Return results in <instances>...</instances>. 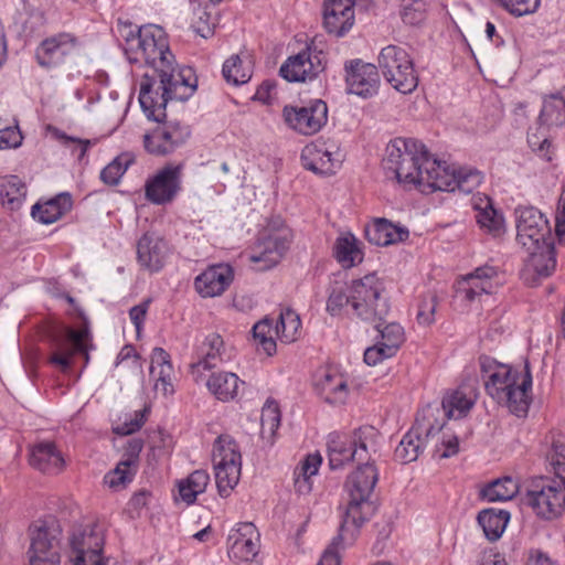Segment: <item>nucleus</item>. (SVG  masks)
<instances>
[{
	"label": "nucleus",
	"instance_id": "nucleus-1",
	"mask_svg": "<svg viewBox=\"0 0 565 565\" xmlns=\"http://www.w3.org/2000/svg\"><path fill=\"white\" fill-rule=\"evenodd\" d=\"M143 61L153 70L140 83L139 103L148 118L159 120L164 116L169 100H188L196 90L198 78L189 66L178 68L170 51L164 30L157 24L139 28V36L129 63Z\"/></svg>",
	"mask_w": 565,
	"mask_h": 565
},
{
	"label": "nucleus",
	"instance_id": "nucleus-2",
	"mask_svg": "<svg viewBox=\"0 0 565 565\" xmlns=\"http://www.w3.org/2000/svg\"><path fill=\"white\" fill-rule=\"evenodd\" d=\"M379 481V472L374 461L360 463L345 482L350 501L348 503L343 520L339 527V536L347 539L352 544L359 529L369 520L373 513V505L370 497Z\"/></svg>",
	"mask_w": 565,
	"mask_h": 565
},
{
	"label": "nucleus",
	"instance_id": "nucleus-3",
	"mask_svg": "<svg viewBox=\"0 0 565 565\" xmlns=\"http://www.w3.org/2000/svg\"><path fill=\"white\" fill-rule=\"evenodd\" d=\"M383 169L399 183L422 184L425 168L436 164L426 146L413 138H396L386 146Z\"/></svg>",
	"mask_w": 565,
	"mask_h": 565
},
{
	"label": "nucleus",
	"instance_id": "nucleus-4",
	"mask_svg": "<svg viewBox=\"0 0 565 565\" xmlns=\"http://www.w3.org/2000/svg\"><path fill=\"white\" fill-rule=\"evenodd\" d=\"M62 297L73 307V313L84 322L79 330L62 326L53 330L50 335L52 348L50 362L62 371H67L72 365L75 353L83 354L85 363H88V350L93 345L88 343L90 341V331L85 312L70 294H64Z\"/></svg>",
	"mask_w": 565,
	"mask_h": 565
},
{
	"label": "nucleus",
	"instance_id": "nucleus-5",
	"mask_svg": "<svg viewBox=\"0 0 565 565\" xmlns=\"http://www.w3.org/2000/svg\"><path fill=\"white\" fill-rule=\"evenodd\" d=\"M294 234L280 217L273 218L260 233L249 260L258 270H267L280 263L290 247Z\"/></svg>",
	"mask_w": 565,
	"mask_h": 565
},
{
	"label": "nucleus",
	"instance_id": "nucleus-6",
	"mask_svg": "<svg viewBox=\"0 0 565 565\" xmlns=\"http://www.w3.org/2000/svg\"><path fill=\"white\" fill-rule=\"evenodd\" d=\"M383 286L375 275H366L351 284V308L354 315L363 321H384L388 315L390 305L382 296Z\"/></svg>",
	"mask_w": 565,
	"mask_h": 565
},
{
	"label": "nucleus",
	"instance_id": "nucleus-7",
	"mask_svg": "<svg viewBox=\"0 0 565 565\" xmlns=\"http://www.w3.org/2000/svg\"><path fill=\"white\" fill-rule=\"evenodd\" d=\"M524 503L539 518L554 520L565 510V487L559 479L539 477L529 486Z\"/></svg>",
	"mask_w": 565,
	"mask_h": 565
},
{
	"label": "nucleus",
	"instance_id": "nucleus-8",
	"mask_svg": "<svg viewBox=\"0 0 565 565\" xmlns=\"http://www.w3.org/2000/svg\"><path fill=\"white\" fill-rule=\"evenodd\" d=\"M213 465L218 494L228 497L239 481L242 456L235 440L221 435L213 446Z\"/></svg>",
	"mask_w": 565,
	"mask_h": 565
},
{
	"label": "nucleus",
	"instance_id": "nucleus-9",
	"mask_svg": "<svg viewBox=\"0 0 565 565\" xmlns=\"http://www.w3.org/2000/svg\"><path fill=\"white\" fill-rule=\"evenodd\" d=\"M379 66L385 79L399 93L409 94L417 87L414 63L405 49L393 44L383 47L379 55Z\"/></svg>",
	"mask_w": 565,
	"mask_h": 565
},
{
	"label": "nucleus",
	"instance_id": "nucleus-10",
	"mask_svg": "<svg viewBox=\"0 0 565 565\" xmlns=\"http://www.w3.org/2000/svg\"><path fill=\"white\" fill-rule=\"evenodd\" d=\"M151 119L159 125L143 135V147L150 154L159 157L171 154L183 147L191 137L190 126L178 120H168L166 111L159 120Z\"/></svg>",
	"mask_w": 565,
	"mask_h": 565
},
{
	"label": "nucleus",
	"instance_id": "nucleus-11",
	"mask_svg": "<svg viewBox=\"0 0 565 565\" xmlns=\"http://www.w3.org/2000/svg\"><path fill=\"white\" fill-rule=\"evenodd\" d=\"M104 543V530L97 523L73 526L68 536L73 565H94L103 561Z\"/></svg>",
	"mask_w": 565,
	"mask_h": 565
},
{
	"label": "nucleus",
	"instance_id": "nucleus-12",
	"mask_svg": "<svg viewBox=\"0 0 565 565\" xmlns=\"http://www.w3.org/2000/svg\"><path fill=\"white\" fill-rule=\"evenodd\" d=\"M30 565H60V529L52 522H34L30 529Z\"/></svg>",
	"mask_w": 565,
	"mask_h": 565
},
{
	"label": "nucleus",
	"instance_id": "nucleus-13",
	"mask_svg": "<svg viewBox=\"0 0 565 565\" xmlns=\"http://www.w3.org/2000/svg\"><path fill=\"white\" fill-rule=\"evenodd\" d=\"M516 214V241L523 248H533L539 243L553 239L546 216L534 206H519Z\"/></svg>",
	"mask_w": 565,
	"mask_h": 565
},
{
	"label": "nucleus",
	"instance_id": "nucleus-14",
	"mask_svg": "<svg viewBox=\"0 0 565 565\" xmlns=\"http://www.w3.org/2000/svg\"><path fill=\"white\" fill-rule=\"evenodd\" d=\"M282 115L291 129L301 135L311 136L326 125L328 106L322 99H315L306 106H285Z\"/></svg>",
	"mask_w": 565,
	"mask_h": 565
},
{
	"label": "nucleus",
	"instance_id": "nucleus-15",
	"mask_svg": "<svg viewBox=\"0 0 565 565\" xmlns=\"http://www.w3.org/2000/svg\"><path fill=\"white\" fill-rule=\"evenodd\" d=\"M347 92L364 99L375 96L380 88V74L376 65L354 58L344 63Z\"/></svg>",
	"mask_w": 565,
	"mask_h": 565
},
{
	"label": "nucleus",
	"instance_id": "nucleus-16",
	"mask_svg": "<svg viewBox=\"0 0 565 565\" xmlns=\"http://www.w3.org/2000/svg\"><path fill=\"white\" fill-rule=\"evenodd\" d=\"M79 45V41L75 35L61 32L43 40L35 51V57L42 67H57L68 56L77 53Z\"/></svg>",
	"mask_w": 565,
	"mask_h": 565
},
{
	"label": "nucleus",
	"instance_id": "nucleus-17",
	"mask_svg": "<svg viewBox=\"0 0 565 565\" xmlns=\"http://www.w3.org/2000/svg\"><path fill=\"white\" fill-rule=\"evenodd\" d=\"M529 256L524 260L522 278L530 286H536L541 279L550 277L556 267L554 239L539 243L537 248H524Z\"/></svg>",
	"mask_w": 565,
	"mask_h": 565
},
{
	"label": "nucleus",
	"instance_id": "nucleus-18",
	"mask_svg": "<svg viewBox=\"0 0 565 565\" xmlns=\"http://www.w3.org/2000/svg\"><path fill=\"white\" fill-rule=\"evenodd\" d=\"M181 190V167L166 166L145 185L146 199L153 204L163 205L174 200Z\"/></svg>",
	"mask_w": 565,
	"mask_h": 565
},
{
	"label": "nucleus",
	"instance_id": "nucleus-19",
	"mask_svg": "<svg viewBox=\"0 0 565 565\" xmlns=\"http://www.w3.org/2000/svg\"><path fill=\"white\" fill-rule=\"evenodd\" d=\"M320 55L321 52L307 46L298 54L289 56L280 66L279 74L288 82L312 81L324 70Z\"/></svg>",
	"mask_w": 565,
	"mask_h": 565
},
{
	"label": "nucleus",
	"instance_id": "nucleus-20",
	"mask_svg": "<svg viewBox=\"0 0 565 565\" xmlns=\"http://www.w3.org/2000/svg\"><path fill=\"white\" fill-rule=\"evenodd\" d=\"M169 255L168 242L154 232L145 233L137 242V262L149 273L160 271Z\"/></svg>",
	"mask_w": 565,
	"mask_h": 565
},
{
	"label": "nucleus",
	"instance_id": "nucleus-21",
	"mask_svg": "<svg viewBox=\"0 0 565 565\" xmlns=\"http://www.w3.org/2000/svg\"><path fill=\"white\" fill-rule=\"evenodd\" d=\"M227 543L231 558L248 562L258 554L259 533L253 523H239L237 529L231 531Z\"/></svg>",
	"mask_w": 565,
	"mask_h": 565
},
{
	"label": "nucleus",
	"instance_id": "nucleus-22",
	"mask_svg": "<svg viewBox=\"0 0 565 565\" xmlns=\"http://www.w3.org/2000/svg\"><path fill=\"white\" fill-rule=\"evenodd\" d=\"M354 0H328L324 3L323 25L328 33L340 38L354 23Z\"/></svg>",
	"mask_w": 565,
	"mask_h": 565
},
{
	"label": "nucleus",
	"instance_id": "nucleus-23",
	"mask_svg": "<svg viewBox=\"0 0 565 565\" xmlns=\"http://www.w3.org/2000/svg\"><path fill=\"white\" fill-rule=\"evenodd\" d=\"M525 372L520 380L514 381V384L507 391L500 394V398L495 401L500 404H504L512 414L516 416H525L527 414L531 403V390H532V374L530 371L529 362L524 365Z\"/></svg>",
	"mask_w": 565,
	"mask_h": 565
},
{
	"label": "nucleus",
	"instance_id": "nucleus-24",
	"mask_svg": "<svg viewBox=\"0 0 565 565\" xmlns=\"http://www.w3.org/2000/svg\"><path fill=\"white\" fill-rule=\"evenodd\" d=\"M233 268L227 264L210 266L194 281L196 291L204 298L222 295L233 281Z\"/></svg>",
	"mask_w": 565,
	"mask_h": 565
},
{
	"label": "nucleus",
	"instance_id": "nucleus-25",
	"mask_svg": "<svg viewBox=\"0 0 565 565\" xmlns=\"http://www.w3.org/2000/svg\"><path fill=\"white\" fill-rule=\"evenodd\" d=\"M498 275V269L490 265H483L468 274L457 290L459 297L467 303L476 301L482 295L492 292V278Z\"/></svg>",
	"mask_w": 565,
	"mask_h": 565
},
{
	"label": "nucleus",
	"instance_id": "nucleus-26",
	"mask_svg": "<svg viewBox=\"0 0 565 565\" xmlns=\"http://www.w3.org/2000/svg\"><path fill=\"white\" fill-rule=\"evenodd\" d=\"M409 231L405 226L395 225L386 218H375L365 227L366 239L376 246H388L408 238Z\"/></svg>",
	"mask_w": 565,
	"mask_h": 565
},
{
	"label": "nucleus",
	"instance_id": "nucleus-27",
	"mask_svg": "<svg viewBox=\"0 0 565 565\" xmlns=\"http://www.w3.org/2000/svg\"><path fill=\"white\" fill-rule=\"evenodd\" d=\"M29 462L44 473H57L64 466V459L52 441L33 445L30 449Z\"/></svg>",
	"mask_w": 565,
	"mask_h": 565
},
{
	"label": "nucleus",
	"instance_id": "nucleus-28",
	"mask_svg": "<svg viewBox=\"0 0 565 565\" xmlns=\"http://www.w3.org/2000/svg\"><path fill=\"white\" fill-rule=\"evenodd\" d=\"M302 166L316 174H333L340 167V160L333 158L332 152L323 146L310 145L301 153Z\"/></svg>",
	"mask_w": 565,
	"mask_h": 565
},
{
	"label": "nucleus",
	"instance_id": "nucleus-29",
	"mask_svg": "<svg viewBox=\"0 0 565 565\" xmlns=\"http://www.w3.org/2000/svg\"><path fill=\"white\" fill-rule=\"evenodd\" d=\"M224 341L217 333L209 334L199 347V361L191 365L192 373L211 370L224 361Z\"/></svg>",
	"mask_w": 565,
	"mask_h": 565
},
{
	"label": "nucleus",
	"instance_id": "nucleus-30",
	"mask_svg": "<svg viewBox=\"0 0 565 565\" xmlns=\"http://www.w3.org/2000/svg\"><path fill=\"white\" fill-rule=\"evenodd\" d=\"M315 388L324 402L331 405L343 404L348 397L347 381L341 375L328 371L316 380Z\"/></svg>",
	"mask_w": 565,
	"mask_h": 565
},
{
	"label": "nucleus",
	"instance_id": "nucleus-31",
	"mask_svg": "<svg viewBox=\"0 0 565 565\" xmlns=\"http://www.w3.org/2000/svg\"><path fill=\"white\" fill-rule=\"evenodd\" d=\"M361 452L354 448L351 438L347 440L338 434H332L328 440L329 466L332 470L342 468L345 463L358 461Z\"/></svg>",
	"mask_w": 565,
	"mask_h": 565
},
{
	"label": "nucleus",
	"instance_id": "nucleus-32",
	"mask_svg": "<svg viewBox=\"0 0 565 565\" xmlns=\"http://www.w3.org/2000/svg\"><path fill=\"white\" fill-rule=\"evenodd\" d=\"M350 438L354 448L361 452L359 460L365 462L374 461L372 457L377 454L382 439L380 431L375 427L371 425L361 426L353 430Z\"/></svg>",
	"mask_w": 565,
	"mask_h": 565
},
{
	"label": "nucleus",
	"instance_id": "nucleus-33",
	"mask_svg": "<svg viewBox=\"0 0 565 565\" xmlns=\"http://www.w3.org/2000/svg\"><path fill=\"white\" fill-rule=\"evenodd\" d=\"M457 171L458 169H450L436 160V164H428V168H425L423 183H427L434 190L454 192L458 185Z\"/></svg>",
	"mask_w": 565,
	"mask_h": 565
},
{
	"label": "nucleus",
	"instance_id": "nucleus-34",
	"mask_svg": "<svg viewBox=\"0 0 565 565\" xmlns=\"http://www.w3.org/2000/svg\"><path fill=\"white\" fill-rule=\"evenodd\" d=\"M477 521L482 527L486 537L494 542L502 536L510 521V512L494 508L484 509L478 513Z\"/></svg>",
	"mask_w": 565,
	"mask_h": 565
},
{
	"label": "nucleus",
	"instance_id": "nucleus-35",
	"mask_svg": "<svg viewBox=\"0 0 565 565\" xmlns=\"http://www.w3.org/2000/svg\"><path fill=\"white\" fill-rule=\"evenodd\" d=\"M472 388L462 385L443 399V408L448 418H461L467 415L475 404L471 397Z\"/></svg>",
	"mask_w": 565,
	"mask_h": 565
},
{
	"label": "nucleus",
	"instance_id": "nucleus-36",
	"mask_svg": "<svg viewBox=\"0 0 565 565\" xmlns=\"http://www.w3.org/2000/svg\"><path fill=\"white\" fill-rule=\"evenodd\" d=\"M239 379L232 372L213 373L207 380V388L222 402H227L236 397Z\"/></svg>",
	"mask_w": 565,
	"mask_h": 565
},
{
	"label": "nucleus",
	"instance_id": "nucleus-37",
	"mask_svg": "<svg viewBox=\"0 0 565 565\" xmlns=\"http://www.w3.org/2000/svg\"><path fill=\"white\" fill-rule=\"evenodd\" d=\"M539 119L547 126L565 124V87L544 99Z\"/></svg>",
	"mask_w": 565,
	"mask_h": 565
},
{
	"label": "nucleus",
	"instance_id": "nucleus-38",
	"mask_svg": "<svg viewBox=\"0 0 565 565\" xmlns=\"http://www.w3.org/2000/svg\"><path fill=\"white\" fill-rule=\"evenodd\" d=\"M424 447V440L418 428H411L395 448L394 456L401 463L415 461Z\"/></svg>",
	"mask_w": 565,
	"mask_h": 565
},
{
	"label": "nucleus",
	"instance_id": "nucleus-39",
	"mask_svg": "<svg viewBox=\"0 0 565 565\" xmlns=\"http://www.w3.org/2000/svg\"><path fill=\"white\" fill-rule=\"evenodd\" d=\"M335 259L343 267H352L362 262V253L353 234L349 233L337 238L333 247Z\"/></svg>",
	"mask_w": 565,
	"mask_h": 565
},
{
	"label": "nucleus",
	"instance_id": "nucleus-40",
	"mask_svg": "<svg viewBox=\"0 0 565 565\" xmlns=\"http://www.w3.org/2000/svg\"><path fill=\"white\" fill-rule=\"evenodd\" d=\"M518 483L511 477L497 479L480 491V497L488 502L508 501L518 493Z\"/></svg>",
	"mask_w": 565,
	"mask_h": 565
},
{
	"label": "nucleus",
	"instance_id": "nucleus-41",
	"mask_svg": "<svg viewBox=\"0 0 565 565\" xmlns=\"http://www.w3.org/2000/svg\"><path fill=\"white\" fill-rule=\"evenodd\" d=\"M210 476L205 470L199 469L193 471L186 479L179 482V493L181 499L188 504L195 502L196 497L204 492Z\"/></svg>",
	"mask_w": 565,
	"mask_h": 565
},
{
	"label": "nucleus",
	"instance_id": "nucleus-42",
	"mask_svg": "<svg viewBox=\"0 0 565 565\" xmlns=\"http://www.w3.org/2000/svg\"><path fill=\"white\" fill-rule=\"evenodd\" d=\"M521 374L513 372L508 365H504L500 371L492 372L489 379L484 381V388L487 393L493 398H500V394L507 391L514 384V381L520 380Z\"/></svg>",
	"mask_w": 565,
	"mask_h": 565
},
{
	"label": "nucleus",
	"instance_id": "nucleus-43",
	"mask_svg": "<svg viewBox=\"0 0 565 565\" xmlns=\"http://www.w3.org/2000/svg\"><path fill=\"white\" fill-rule=\"evenodd\" d=\"M26 194V186L17 175H11L0 186V203L14 211L20 207Z\"/></svg>",
	"mask_w": 565,
	"mask_h": 565
},
{
	"label": "nucleus",
	"instance_id": "nucleus-44",
	"mask_svg": "<svg viewBox=\"0 0 565 565\" xmlns=\"http://www.w3.org/2000/svg\"><path fill=\"white\" fill-rule=\"evenodd\" d=\"M382 321L373 322L375 329L380 332L381 340L377 342L386 348L388 355H395L404 342V329L401 324L392 322L381 328Z\"/></svg>",
	"mask_w": 565,
	"mask_h": 565
},
{
	"label": "nucleus",
	"instance_id": "nucleus-45",
	"mask_svg": "<svg viewBox=\"0 0 565 565\" xmlns=\"http://www.w3.org/2000/svg\"><path fill=\"white\" fill-rule=\"evenodd\" d=\"M300 326L301 321L299 316L294 310L287 309L279 315V320L275 326V332L284 342L290 343L297 339Z\"/></svg>",
	"mask_w": 565,
	"mask_h": 565
},
{
	"label": "nucleus",
	"instance_id": "nucleus-46",
	"mask_svg": "<svg viewBox=\"0 0 565 565\" xmlns=\"http://www.w3.org/2000/svg\"><path fill=\"white\" fill-rule=\"evenodd\" d=\"M134 161L132 154L121 153L100 171V180L108 185L118 184L120 178Z\"/></svg>",
	"mask_w": 565,
	"mask_h": 565
},
{
	"label": "nucleus",
	"instance_id": "nucleus-47",
	"mask_svg": "<svg viewBox=\"0 0 565 565\" xmlns=\"http://www.w3.org/2000/svg\"><path fill=\"white\" fill-rule=\"evenodd\" d=\"M242 60L238 55H232L228 57L222 68V74L227 83L233 85L245 84L250 79V72L248 68H244Z\"/></svg>",
	"mask_w": 565,
	"mask_h": 565
},
{
	"label": "nucleus",
	"instance_id": "nucleus-48",
	"mask_svg": "<svg viewBox=\"0 0 565 565\" xmlns=\"http://www.w3.org/2000/svg\"><path fill=\"white\" fill-rule=\"evenodd\" d=\"M477 223L481 228L487 230L492 235L497 236L503 231V216L498 213L495 209L488 202L484 209L479 210L476 215Z\"/></svg>",
	"mask_w": 565,
	"mask_h": 565
},
{
	"label": "nucleus",
	"instance_id": "nucleus-49",
	"mask_svg": "<svg viewBox=\"0 0 565 565\" xmlns=\"http://www.w3.org/2000/svg\"><path fill=\"white\" fill-rule=\"evenodd\" d=\"M427 3L425 0H403L402 19L406 24L418 25L426 19Z\"/></svg>",
	"mask_w": 565,
	"mask_h": 565
},
{
	"label": "nucleus",
	"instance_id": "nucleus-50",
	"mask_svg": "<svg viewBox=\"0 0 565 565\" xmlns=\"http://www.w3.org/2000/svg\"><path fill=\"white\" fill-rule=\"evenodd\" d=\"M139 28L140 26L134 25L128 20H122L120 18L117 20L116 33L124 41V51L128 61L135 50V45L139 36Z\"/></svg>",
	"mask_w": 565,
	"mask_h": 565
},
{
	"label": "nucleus",
	"instance_id": "nucleus-51",
	"mask_svg": "<svg viewBox=\"0 0 565 565\" xmlns=\"http://www.w3.org/2000/svg\"><path fill=\"white\" fill-rule=\"evenodd\" d=\"M345 306L351 307V287L347 294L344 287L337 281L331 286L327 301V311L331 316H338Z\"/></svg>",
	"mask_w": 565,
	"mask_h": 565
},
{
	"label": "nucleus",
	"instance_id": "nucleus-52",
	"mask_svg": "<svg viewBox=\"0 0 565 565\" xmlns=\"http://www.w3.org/2000/svg\"><path fill=\"white\" fill-rule=\"evenodd\" d=\"M136 472L137 469L131 466L122 467L120 460L115 469L106 473L104 480L105 483L109 486V488L118 489L131 482Z\"/></svg>",
	"mask_w": 565,
	"mask_h": 565
},
{
	"label": "nucleus",
	"instance_id": "nucleus-53",
	"mask_svg": "<svg viewBox=\"0 0 565 565\" xmlns=\"http://www.w3.org/2000/svg\"><path fill=\"white\" fill-rule=\"evenodd\" d=\"M456 181V190L469 194L481 184L482 175L476 169H458Z\"/></svg>",
	"mask_w": 565,
	"mask_h": 565
},
{
	"label": "nucleus",
	"instance_id": "nucleus-54",
	"mask_svg": "<svg viewBox=\"0 0 565 565\" xmlns=\"http://www.w3.org/2000/svg\"><path fill=\"white\" fill-rule=\"evenodd\" d=\"M192 29L199 35L207 39L214 34L215 23L212 21L211 14L204 9H196L192 20Z\"/></svg>",
	"mask_w": 565,
	"mask_h": 565
},
{
	"label": "nucleus",
	"instance_id": "nucleus-55",
	"mask_svg": "<svg viewBox=\"0 0 565 565\" xmlns=\"http://www.w3.org/2000/svg\"><path fill=\"white\" fill-rule=\"evenodd\" d=\"M31 214L33 218L38 220L42 224H52L62 217L61 211L55 207V204L52 202V200L45 202L44 204H34L32 206Z\"/></svg>",
	"mask_w": 565,
	"mask_h": 565
},
{
	"label": "nucleus",
	"instance_id": "nucleus-56",
	"mask_svg": "<svg viewBox=\"0 0 565 565\" xmlns=\"http://www.w3.org/2000/svg\"><path fill=\"white\" fill-rule=\"evenodd\" d=\"M437 307V296L428 294L425 296L419 305L417 311V321L419 324L429 326L435 321V311Z\"/></svg>",
	"mask_w": 565,
	"mask_h": 565
},
{
	"label": "nucleus",
	"instance_id": "nucleus-57",
	"mask_svg": "<svg viewBox=\"0 0 565 565\" xmlns=\"http://www.w3.org/2000/svg\"><path fill=\"white\" fill-rule=\"evenodd\" d=\"M349 545L347 539L337 535L333 537L331 544L324 551L318 565H340L339 551L341 547Z\"/></svg>",
	"mask_w": 565,
	"mask_h": 565
},
{
	"label": "nucleus",
	"instance_id": "nucleus-58",
	"mask_svg": "<svg viewBox=\"0 0 565 565\" xmlns=\"http://www.w3.org/2000/svg\"><path fill=\"white\" fill-rule=\"evenodd\" d=\"M143 448V441L140 438H132L130 439L126 447L125 452L121 458V466L122 467H134L137 469L138 461H139V455Z\"/></svg>",
	"mask_w": 565,
	"mask_h": 565
},
{
	"label": "nucleus",
	"instance_id": "nucleus-59",
	"mask_svg": "<svg viewBox=\"0 0 565 565\" xmlns=\"http://www.w3.org/2000/svg\"><path fill=\"white\" fill-rule=\"evenodd\" d=\"M149 412H150L149 407H147V406L143 407L138 413L139 422L138 420H132V418H130L129 420H126L124 424H121L120 426L116 427V429H115L116 434H118V435H131V434L138 431L143 426Z\"/></svg>",
	"mask_w": 565,
	"mask_h": 565
},
{
	"label": "nucleus",
	"instance_id": "nucleus-60",
	"mask_svg": "<svg viewBox=\"0 0 565 565\" xmlns=\"http://www.w3.org/2000/svg\"><path fill=\"white\" fill-rule=\"evenodd\" d=\"M263 426L268 425L269 429L274 433L280 424V412L275 402L268 403L262 414Z\"/></svg>",
	"mask_w": 565,
	"mask_h": 565
},
{
	"label": "nucleus",
	"instance_id": "nucleus-61",
	"mask_svg": "<svg viewBox=\"0 0 565 565\" xmlns=\"http://www.w3.org/2000/svg\"><path fill=\"white\" fill-rule=\"evenodd\" d=\"M393 355H388L386 348L381 343L376 342L373 347H370L364 352V362L367 365H376L385 359H390Z\"/></svg>",
	"mask_w": 565,
	"mask_h": 565
},
{
	"label": "nucleus",
	"instance_id": "nucleus-62",
	"mask_svg": "<svg viewBox=\"0 0 565 565\" xmlns=\"http://www.w3.org/2000/svg\"><path fill=\"white\" fill-rule=\"evenodd\" d=\"M22 142V135L17 128H4L0 130V148H17Z\"/></svg>",
	"mask_w": 565,
	"mask_h": 565
},
{
	"label": "nucleus",
	"instance_id": "nucleus-63",
	"mask_svg": "<svg viewBox=\"0 0 565 565\" xmlns=\"http://www.w3.org/2000/svg\"><path fill=\"white\" fill-rule=\"evenodd\" d=\"M150 299L142 301L141 303L134 306L129 310V317L134 326L136 327L137 332L140 331L142 323L145 321L148 308H149Z\"/></svg>",
	"mask_w": 565,
	"mask_h": 565
},
{
	"label": "nucleus",
	"instance_id": "nucleus-64",
	"mask_svg": "<svg viewBox=\"0 0 565 565\" xmlns=\"http://www.w3.org/2000/svg\"><path fill=\"white\" fill-rule=\"evenodd\" d=\"M555 235L559 244L565 245V203H558L555 213Z\"/></svg>",
	"mask_w": 565,
	"mask_h": 565
}]
</instances>
